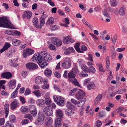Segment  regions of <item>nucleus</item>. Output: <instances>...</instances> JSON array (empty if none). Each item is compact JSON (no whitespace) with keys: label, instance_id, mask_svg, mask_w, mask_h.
<instances>
[{"label":"nucleus","instance_id":"2","mask_svg":"<svg viewBox=\"0 0 127 127\" xmlns=\"http://www.w3.org/2000/svg\"><path fill=\"white\" fill-rule=\"evenodd\" d=\"M12 25L6 17H3L0 18V27L13 29L12 27Z\"/></svg>","mask_w":127,"mask_h":127},{"label":"nucleus","instance_id":"63","mask_svg":"<svg viewBox=\"0 0 127 127\" xmlns=\"http://www.w3.org/2000/svg\"><path fill=\"white\" fill-rule=\"evenodd\" d=\"M67 49L70 53L71 52L74 53L75 52V51L73 48L72 47H69Z\"/></svg>","mask_w":127,"mask_h":127},{"label":"nucleus","instance_id":"41","mask_svg":"<svg viewBox=\"0 0 127 127\" xmlns=\"http://www.w3.org/2000/svg\"><path fill=\"white\" fill-rule=\"evenodd\" d=\"M77 90L76 88H74L71 90L69 92V94L70 95H72L74 94V93Z\"/></svg>","mask_w":127,"mask_h":127},{"label":"nucleus","instance_id":"43","mask_svg":"<svg viewBox=\"0 0 127 127\" xmlns=\"http://www.w3.org/2000/svg\"><path fill=\"white\" fill-rule=\"evenodd\" d=\"M72 71L75 73V74H76V73H78L79 71L78 70V69L77 67V66L75 65L74 67L72 69Z\"/></svg>","mask_w":127,"mask_h":127},{"label":"nucleus","instance_id":"45","mask_svg":"<svg viewBox=\"0 0 127 127\" xmlns=\"http://www.w3.org/2000/svg\"><path fill=\"white\" fill-rule=\"evenodd\" d=\"M66 107L68 108L67 109H72L73 105H72L70 102H68L66 104Z\"/></svg>","mask_w":127,"mask_h":127},{"label":"nucleus","instance_id":"42","mask_svg":"<svg viewBox=\"0 0 127 127\" xmlns=\"http://www.w3.org/2000/svg\"><path fill=\"white\" fill-rule=\"evenodd\" d=\"M33 93L37 97H39L41 96V94L39 91H35L33 92Z\"/></svg>","mask_w":127,"mask_h":127},{"label":"nucleus","instance_id":"60","mask_svg":"<svg viewBox=\"0 0 127 127\" xmlns=\"http://www.w3.org/2000/svg\"><path fill=\"white\" fill-rule=\"evenodd\" d=\"M20 100L22 104H24L26 103L25 99L24 97L20 96Z\"/></svg>","mask_w":127,"mask_h":127},{"label":"nucleus","instance_id":"35","mask_svg":"<svg viewBox=\"0 0 127 127\" xmlns=\"http://www.w3.org/2000/svg\"><path fill=\"white\" fill-rule=\"evenodd\" d=\"M9 119L10 122H14L16 120L15 117L13 115H11L9 116Z\"/></svg>","mask_w":127,"mask_h":127},{"label":"nucleus","instance_id":"38","mask_svg":"<svg viewBox=\"0 0 127 127\" xmlns=\"http://www.w3.org/2000/svg\"><path fill=\"white\" fill-rule=\"evenodd\" d=\"M28 110V108L26 106H22L20 109L21 111L23 113L27 112Z\"/></svg>","mask_w":127,"mask_h":127},{"label":"nucleus","instance_id":"58","mask_svg":"<svg viewBox=\"0 0 127 127\" xmlns=\"http://www.w3.org/2000/svg\"><path fill=\"white\" fill-rule=\"evenodd\" d=\"M42 88L44 89H48L49 88V85L48 84H47L46 85H44L42 86Z\"/></svg>","mask_w":127,"mask_h":127},{"label":"nucleus","instance_id":"23","mask_svg":"<svg viewBox=\"0 0 127 127\" xmlns=\"http://www.w3.org/2000/svg\"><path fill=\"white\" fill-rule=\"evenodd\" d=\"M126 11V7L123 6L120 9L119 13L120 15L123 16L125 14Z\"/></svg>","mask_w":127,"mask_h":127},{"label":"nucleus","instance_id":"11","mask_svg":"<svg viewBox=\"0 0 127 127\" xmlns=\"http://www.w3.org/2000/svg\"><path fill=\"white\" fill-rule=\"evenodd\" d=\"M13 75L9 72H6L2 73L1 75V76L3 78L9 79L11 78Z\"/></svg>","mask_w":127,"mask_h":127},{"label":"nucleus","instance_id":"32","mask_svg":"<svg viewBox=\"0 0 127 127\" xmlns=\"http://www.w3.org/2000/svg\"><path fill=\"white\" fill-rule=\"evenodd\" d=\"M81 68L82 70L85 72H88V68L85 64H83L81 66Z\"/></svg>","mask_w":127,"mask_h":127},{"label":"nucleus","instance_id":"26","mask_svg":"<svg viewBox=\"0 0 127 127\" xmlns=\"http://www.w3.org/2000/svg\"><path fill=\"white\" fill-rule=\"evenodd\" d=\"M36 102L37 104L39 106H42L44 104V100L41 99H38Z\"/></svg>","mask_w":127,"mask_h":127},{"label":"nucleus","instance_id":"34","mask_svg":"<svg viewBox=\"0 0 127 127\" xmlns=\"http://www.w3.org/2000/svg\"><path fill=\"white\" fill-rule=\"evenodd\" d=\"M45 23V20L40 18V25H39V28L41 29L42 27L43 26Z\"/></svg>","mask_w":127,"mask_h":127},{"label":"nucleus","instance_id":"64","mask_svg":"<svg viewBox=\"0 0 127 127\" xmlns=\"http://www.w3.org/2000/svg\"><path fill=\"white\" fill-rule=\"evenodd\" d=\"M32 115L34 117L36 116L37 113V112L36 110L30 112Z\"/></svg>","mask_w":127,"mask_h":127},{"label":"nucleus","instance_id":"18","mask_svg":"<svg viewBox=\"0 0 127 127\" xmlns=\"http://www.w3.org/2000/svg\"><path fill=\"white\" fill-rule=\"evenodd\" d=\"M16 81L15 80L13 79L11 80L9 82L8 85L10 89H13L15 87Z\"/></svg>","mask_w":127,"mask_h":127},{"label":"nucleus","instance_id":"5","mask_svg":"<svg viewBox=\"0 0 127 127\" xmlns=\"http://www.w3.org/2000/svg\"><path fill=\"white\" fill-rule=\"evenodd\" d=\"M85 95L86 94L84 92L81 90H80L77 92L75 96L76 98L77 99L80 100V101L83 100V99H85V103L86 100V98L84 97Z\"/></svg>","mask_w":127,"mask_h":127},{"label":"nucleus","instance_id":"25","mask_svg":"<svg viewBox=\"0 0 127 127\" xmlns=\"http://www.w3.org/2000/svg\"><path fill=\"white\" fill-rule=\"evenodd\" d=\"M12 43L14 45L17 46L20 44V41L16 39H13L12 41Z\"/></svg>","mask_w":127,"mask_h":127},{"label":"nucleus","instance_id":"31","mask_svg":"<svg viewBox=\"0 0 127 127\" xmlns=\"http://www.w3.org/2000/svg\"><path fill=\"white\" fill-rule=\"evenodd\" d=\"M46 125H48L51 124L52 122V118L49 117H47L46 120Z\"/></svg>","mask_w":127,"mask_h":127},{"label":"nucleus","instance_id":"54","mask_svg":"<svg viewBox=\"0 0 127 127\" xmlns=\"http://www.w3.org/2000/svg\"><path fill=\"white\" fill-rule=\"evenodd\" d=\"M29 122V120L28 119H25L22 121L21 123L22 125L26 124Z\"/></svg>","mask_w":127,"mask_h":127},{"label":"nucleus","instance_id":"8","mask_svg":"<svg viewBox=\"0 0 127 127\" xmlns=\"http://www.w3.org/2000/svg\"><path fill=\"white\" fill-rule=\"evenodd\" d=\"M83 100H80L77 101L75 99H71V102L74 104H77V106L79 107H81L84 104L85 99H83Z\"/></svg>","mask_w":127,"mask_h":127},{"label":"nucleus","instance_id":"20","mask_svg":"<svg viewBox=\"0 0 127 127\" xmlns=\"http://www.w3.org/2000/svg\"><path fill=\"white\" fill-rule=\"evenodd\" d=\"M43 81V78L41 76H38L35 78V83L37 84H40Z\"/></svg>","mask_w":127,"mask_h":127},{"label":"nucleus","instance_id":"47","mask_svg":"<svg viewBox=\"0 0 127 127\" xmlns=\"http://www.w3.org/2000/svg\"><path fill=\"white\" fill-rule=\"evenodd\" d=\"M31 92V91L29 89L27 88L25 91L24 95L26 96L29 95L30 93Z\"/></svg>","mask_w":127,"mask_h":127},{"label":"nucleus","instance_id":"28","mask_svg":"<svg viewBox=\"0 0 127 127\" xmlns=\"http://www.w3.org/2000/svg\"><path fill=\"white\" fill-rule=\"evenodd\" d=\"M95 87V85L93 82H90L89 83L87 86L88 90H91L94 88Z\"/></svg>","mask_w":127,"mask_h":127},{"label":"nucleus","instance_id":"9","mask_svg":"<svg viewBox=\"0 0 127 127\" xmlns=\"http://www.w3.org/2000/svg\"><path fill=\"white\" fill-rule=\"evenodd\" d=\"M26 66L27 68L29 70H34L38 68L37 65L33 63H29L27 64Z\"/></svg>","mask_w":127,"mask_h":127},{"label":"nucleus","instance_id":"13","mask_svg":"<svg viewBox=\"0 0 127 127\" xmlns=\"http://www.w3.org/2000/svg\"><path fill=\"white\" fill-rule=\"evenodd\" d=\"M52 41L53 44L57 46H60L62 44V42L61 41L57 38H53L52 39Z\"/></svg>","mask_w":127,"mask_h":127},{"label":"nucleus","instance_id":"27","mask_svg":"<svg viewBox=\"0 0 127 127\" xmlns=\"http://www.w3.org/2000/svg\"><path fill=\"white\" fill-rule=\"evenodd\" d=\"M44 73L47 76H50L52 74V71L51 70L47 69L45 71Z\"/></svg>","mask_w":127,"mask_h":127},{"label":"nucleus","instance_id":"12","mask_svg":"<svg viewBox=\"0 0 127 127\" xmlns=\"http://www.w3.org/2000/svg\"><path fill=\"white\" fill-rule=\"evenodd\" d=\"M43 110L46 115L51 116L53 114V111L51 110L48 107H45Z\"/></svg>","mask_w":127,"mask_h":127},{"label":"nucleus","instance_id":"46","mask_svg":"<svg viewBox=\"0 0 127 127\" xmlns=\"http://www.w3.org/2000/svg\"><path fill=\"white\" fill-rule=\"evenodd\" d=\"M49 48L51 50H55L56 49L55 46L53 44H50L48 46Z\"/></svg>","mask_w":127,"mask_h":127},{"label":"nucleus","instance_id":"56","mask_svg":"<svg viewBox=\"0 0 127 127\" xmlns=\"http://www.w3.org/2000/svg\"><path fill=\"white\" fill-rule=\"evenodd\" d=\"M102 125V122L99 121H97L96 123V125L98 127H100Z\"/></svg>","mask_w":127,"mask_h":127},{"label":"nucleus","instance_id":"49","mask_svg":"<svg viewBox=\"0 0 127 127\" xmlns=\"http://www.w3.org/2000/svg\"><path fill=\"white\" fill-rule=\"evenodd\" d=\"M44 120L39 119L37 120V123L38 125H41L43 123V121Z\"/></svg>","mask_w":127,"mask_h":127},{"label":"nucleus","instance_id":"40","mask_svg":"<svg viewBox=\"0 0 127 127\" xmlns=\"http://www.w3.org/2000/svg\"><path fill=\"white\" fill-rule=\"evenodd\" d=\"M17 94V90H16L14 92L12 93L11 95V97L13 98L15 97Z\"/></svg>","mask_w":127,"mask_h":127},{"label":"nucleus","instance_id":"19","mask_svg":"<svg viewBox=\"0 0 127 127\" xmlns=\"http://www.w3.org/2000/svg\"><path fill=\"white\" fill-rule=\"evenodd\" d=\"M61 118L56 119L55 121V127H60L61 126Z\"/></svg>","mask_w":127,"mask_h":127},{"label":"nucleus","instance_id":"15","mask_svg":"<svg viewBox=\"0 0 127 127\" xmlns=\"http://www.w3.org/2000/svg\"><path fill=\"white\" fill-rule=\"evenodd\" d=\"M74 41L71 38V37L69 36H68L67 37H64L63 39V42L64 43L66 44L73 43Z\"/></svg>","mask_w":127,"mask_h":127},{"label":"nucleus","instance_id":"21","mask_svg":"<svg viewBox=\"0 0 127 127\" xmlns=\"http://www.w3.org/2000/svg\"><path fill=\"white\" fill-rule=\"evenodd\" d=\"M32 22L34 26L37 28H39V24L38 18L36 17L34 18Z\"/></svg>","mask_w":127,"mask_h":127},{"label":"nucleus","instance_id":"14","mask_svg":"<svg viewBox=\"0 0 127 127\" xmlns=\"http://www.w3.org/2000/svg\"><path fill=\"white\" fill-rule=\"evenodd\" d=\"M55 115L57 117L60 118H63L64 115L63 112L61 110L57 109L55 110Z\"/></svg>","mask_w":127,"mask_h":127},{"label":"nucleus","instance_id":"61","mask_svg":"<svg viewBox=\"0 0 127 127\" xmlns=\"http://www.w3.org/2000/svg\"><path fill=\"white\" fill-rule=\"evenodd\" d=\"M23 57L24 58H26L29 55L26 52V51H23L22 53Z\"/></svg>","mask_w":127,"mask_h":127},{"label":"nucleus","instance_id":"62","mask_svg":"<svg viewBox=\"0 0 127 127\" xmlns=\"http://www.w3.org/2000/svg\"><path fill=\"white\" fill-rule=\"evenodd\" d=\"M102 96L101 94H99L96 97L95 99L97 100L100 101L102 98Z\"/></svg>","mask_w":127,"mask_h":127},{"label":"nucleus","instance_id":"3","mask_svg":"<svg viewBox=\"0 0 127 127\" xmlns=\"http://www.w3.org/2000/svg\"><path fill=\"white\" fill-rule=\"evenodd\" d=\"M76 74L72 71L69 72L68 76L69 78V80L71 83L75 85L79 86V84L77 79L75 78Z\"/></svg>","mask_w":127,"mask_h":127},{"label":"nucleus","instance_id":"1","mask_svg":"<svg viewBox=\"0 0 127 127\" xmlns=\"http://www.w3.org/2000/svg\"><path fill=\"white\" fill-rule=\"evenodd\" d=\"M38 58L41 59L46 62L51 61L52 58L50 55L46 53L44 51L42 52H41L40 53H35L32 58L31 60L32 62H36Z\"/></svg>","mask_w":127,"mask_h":127},{"label":"nucleus","instance_id":"22","mask_svg":"<svg viewBox=\"0 0 127 127\" xmlns=\"http://www.w3.org/2000/svg\"><path fill=\"white\" fill-rule=\"evenodd\" d=\"M10 46V45L8 43H6L3 47L0 50V52L2 53L3 52L7 50Z\"/></svg>","mask_w":127,"mask_h":127},{"label":"nucleus","instance_id":"52","mask_svg":"<svg viewBox=\"0 0 127 127\" xmlns=\"http://www.w3.org/2000/svg\"><path fill=\"white\" fill-rule=\"evenodd\" d=\"M117 39V37L115 36H114L113 38H111V40L112 41L113 43L115 44Z\"/></svg>","mask_w":127,"mask_h":127},{"label":"nucleus","instance_id":"4","mask_svg":"<svg viewBox=\"0 0 127 127\" xmlns=\"http://www.w3.org/2000/svg\"><path fill=\"white\" fill-rule=\"evenodd\" d=\"M54 100L57 104L61 106H63L64 104V99L62 96H55L53 97Z\"/></svg>","mask_w":127,"mask_h":127},{"label":"nucleus","instance_id":"36","mask_svg":"<svg viewBox=\"0 0 127 127\" xmlns=\"http://www.w3.org/2000/svg\"><path fill=\"white\" fill-rule=\"evenodd\" d=\"M26 50L29 55H31L34 53V51L31 49H26Z\"/></svg>","mask_w":127,"mask_h":127},{"label":"nucleus","instance_id":"17","mask_svg":"<svg viewBox=\"0 0 127 127\" xmlns=\"http://www.w3.org/2000/svg\"><path fill=\"white\" fill-rule=\"evenodd\" d=\"M32 15V13L31 11H26L24 12L23 17L24 18H27L28 19H30Z\"/></svg>","mask_w":127,"mask_h":127},{"label":"nucleus","instance_id":"53","mask_svg":"<svg viewBox=\"0 0 127 127\" xmlns=\"http://www.w3.org/2000/svg\"><path fill=\"white\" fill-rule=\"evenodd\" d=\"M5 127H14L13 125L10 124L8 121L5 124Z\"/></svg>","mask_w":127,"mask_h":127},{"label":"nucleus","instance_id":"51","mask_svg":"<svg viewBox=\"0 0 127 127\" xmlns=\"http://www.w3.org/2000/svg\"><path fill=\"white\" fill-rule=\"evenodd\" d=\"M4 121L5 119L4 118L0 119V126L4 124Z\"/></svg>","mask_w":127,"mask_h":127},{"label":"nucleus","instance_id":"29","mask_svg":"<svg viewBox=\"0 0 127 127\" xmlns=\"http://www.w3.org/2000/svg\"><path fill=\"white\" fill-rule=\"evenodd\" d=\"M65 112L66 115L70 116L74 114V112H72V109H67L66 110Z\"/></svg>","mask_w":127,"mask_h":127},{"label":"nucleus","instance_id":"33","mask_svg":"<svg viewBox=\"0 0 127 127\" xmlns=\"http://www.w3.org/2000/svg\"><path fill=\"white\" fill-rule=\"evenodd\" d=\"M88 71V72H90L93 73H94L95 72V69L94 67L91 66L89 67Z\"/></svg>","mask_w":127,"mask_h":127},{"label":"nucleus","instance_id":"59","mask_svg":"<svg viewBox=\"0 0 127 127\" xmlns=\"http://www.w3.org/2000/svg\"><path fill=\"white\" fill-rule=\"evenodd\" d=\"M4 33L5 34H12L13 33V32L11 30H9L5 31Z\"/></svg>","mask_w":127,"mask_h":127},{"label":"nucleus","instance_id":"44","mask_svg":"<svg viewBox=\"0 0 127 127\" xmlns=\"http://www.w3.org/2000/svg\"><path fill=\"white\" fill-rule=\"evenodd\" d=\"M117 4L118 3L115 0H113L111 3V6L114 7L116 6Z\"/></svg>","mask_w":127,"mask_h":127},{"label":"nucleus","instance_id":"10","mask_svg":"<svg viewBox=\"0 0 127 127\" xmlns=\"http://www.w3.org/2000/svg\"><path fill=\"white\" fill-rule=\"evenodd\" d=\"M38 58L36 60V61H37V63L41 68H44L47 65V62L42 60L41 59Z\"/></svg>","mask_w":127,"mask_h":127},{"label":"nucleus","instance_id":"55","mask_svg":"<svg viewBox=\"0 0 127 127\" xmlns=\"http://www.w3.org/2000/svg\"><path fill=\"white\" fill-rule=\"evenodd\" d=\"M59 26L55 25L52 26L51 29H52L54 31L57 30L59 29Z\"/></svg>","mask_w":127,"mask_h":127},{"label":"nucleus","instance_id":"24","mask_svg":"<svg viewBox=\"0 0 127 127\" xmlns=\"http://www.w3.org/2000/svg\"><path fill=\"white\" fill-rule=\"evenodd\" d=\"M44 103L46 104L48 107H50L51 104V100L50 98L48 97L45 98Z\"/></svg>","mask_w":127,"mask_h":127},{"label":"nucleus","instance_id":"30","mask_svg":"<svg viewBox=\"0 0 127 127\" xmlns=\"http://www.w3.org/2000/svg\"><path fill=\"white\" fill-rule=\"evenodd\" d=\"M54 21V18L52 17H51L48 19L46 24L49 25L52 24L53 23Z\"/></svg>","mask_w":127,"mask_h":127},{"label":"nucleus","instance_id":"48","mask_svg":"<svg viewBox=\"0 0 127 127\" xmlns=\"http://www.w3.org/2000/svg\"><path fill=\"white\" fill-rule=\"evenodd\" d=\"M24 117L25 118H27L30 119V120H32V117L31 115L29 114H27L25 115Z\"/></svg>","mask_w":127,"mask_h":127},{"label":"nucleus","instance_id":"37","mask_svg":"<svg viewBox=\"0 0 127 127\" xmlns=\"http://www.w3.org/2000/svg\"><path fill=\"white\" fill-rule=\"evenodd\" d=\"M38 117L39 119L44 120V115L43 114V113L41 112H39L38 113Z\"/></svg>","mask_w":127,"mask_h":127},{"label":"nucleus","instance_id":"7","mask_svg":"<svg viewBox=\"0 0 127 127\" xmlns=\"http://www.w3.org/2000/svg\"><path fill=\"white\" fill-rule=\"evenodd\" d=\"M80 43H77L74 46L75 48L76 51L78 52L83 53V51H86L87 49V47L85 45H83L82 46L81 49L82 50L80 49L79 48V45Z\"/></svg>","mask_w":127,"mask_h":127},{"label":"nucleus","instance_id":"16","mask_svg":"<svg viewBox=\"0 0 127 127\" xmlns=\"http://www.w3.org/2000/svg\"><path fill=\"white\" fill-rule=\"evenodd\" d=\"M19 103L18 101L16 99L15 100L10 104V108L12 110H13L17 108Z\"/></svg>","mask_w":127,"mask_h":127},{"label":"nucleus","instance_id":"57","mask_svg":"<svg viewBox=\"0 0 127 127\" xmlns=\"http://www.w3.org/2000/svg\"><path fill=\"white\" fill-rule=\"evenodd\" d=\"M106 115V113L102 111L99 112V116L100 117H101Z\"/></svg>","mask_w":127,"mask_h":127},{"label":"nucleus","instance_id":"6","mask_svg":"<svg viewBox=\"0 0 127 127\" xmlns=\"http://www.w3.org/2000/svg\"><path fill=\"white\" fill-rule=\"evenodd\" d=\"M71 62L69 58H66L63 62L62 66L63 68L67 69L71 66Z\"/></svg>","mask_w":127,"mask_h":127},{"label":"nucleus","instance_id":"50","mask_svg":"<svg viewBox=\"0 0 127 127\" xmlns=\"http://www.w3.org/2000/svg\"><path fill=\"white\" fill-rule=\"evenodd\" d=\"M104 15L106 17L108 18H109V16L108 14L106 9H104L103 11Z\"/></svg>","mask_w":127,"mask_h":127},{"label":"nucleus","instance_id":"39","mask_svg":"<svg viewBox=\"0 0 127 127\" xmlns=\"http://www.w3.org/2000/svg\"><path fill=\"white\" fill-rule=\"evenodd\" d=\"M29 110L30 112L36 110L35 107L34 105H30L29 106Z\"/></svg>","mask_w":127,"mask_h":127}]
</instances>
